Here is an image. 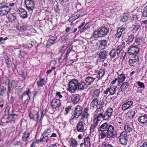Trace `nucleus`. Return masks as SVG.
Instances as JSON below:
<instances>
[{
	"instance_id": "32",
	"label": "nucleus",
	"mask_w": 147,
	"mask_h": 147,
	"mask_svg": "<svg viewBox=\"0 0 147 147\" xmlns=\"http://www.w3.org/2000/svg\"><path fill=\"white\" fill-rule=\"evenodd\" d=\"M117 78L118 79V83H122L125 81L126 78L125 74H124V73L122 72L121 74L118 75Z\"/></svg>"
},
{
	"instance_id": "18",
	"label": "nucleus",
	"mask_w": 147,
	"mask_h": 147,
	"mask_svg": "<svg viewBox=\"0 0 147 147\" xmlns=\"http://www.w3.org/2000/svg\"><path fill=\"white\" fill-rule=\"evenodd\" d=\"M107 46V41L105 40H102L97 45V49L98 50H102L104 49Z\"/></svg>"
},
{
	"instance_id": "38",
	"label": "nucleus",
	"mask_w": 147,
	"mask_h": 147,
	"mask_svg": "<svg viewBox=\"0 0 147 147\" xmlns=\"http://www.w3.org/2000/svg\"><path fill=\"white\" fill-rule=\"evenodd\" d=\"M84 141V145L85 147H90L91 146V144L90 143V139L89 136L85 137Z\"/></svg>"
},
{
	"instance_id": "14",
	"label": "nucleus",
	"mask_w": 147,
	"mask_h": 147,
	"mask_svg": "<svg viewBox=\"0 0 147 147\" xmlns=\"http://www.w3.org/2000/svg\"><path fill=\"white\" fill-rule=\"evenodd\" d=\"M86 125L84 121H79L76 126V129L77 131L80 132H85L86 129L85 125Z\"/></svg>"
},
{
	"instance_id": "26",
	"label": "nucleus",
	"mask_w": 147,
	"mask_h": 147,
	"mask_svg": "<svg viewBox=\"0 0 147 147\" xmlns=\"http://www.w3.org/2000/svg\"><path fill=\"white\" fill-rule=\"evenodd\" d=\"M108 52L105 50H103L99 53L98 54V57L103 60H105L108 55Z\"/></svg>"
},
{
	"instance_id": "48",
	"label": "nucleus",
	"mask_w": 147,
	"mask_h": 147,
	"mask_svg": "<svg viewBox=\"0 0 147 147\" xmlns=\"http://www.w3.org/2000/svg\"><path fill=\"white\" fill-rule=\"evenodd\" d=\"M0 96H4L5 92L7 91V88L5 86H3L0 88Z\"/></svg>"
},
{
	"instance_id": "61",
	"label": "nucleus",
	"mask_w": 147,
	"mask_h": 147,
	"mask_svg": "<svg viewBox=\"0 0 147 147\" xmlns=\"http://www.w3.org/2000/svg\"><path fill=\"white\" fill-rule=\"evenodd\" d=\"M6 117V115H5L1 119V121L3 123H9V121H7V120L8 119H7V117Z\"/></svg>"
},
{
	"instance_id": "57",
	"label": "nucleus",
	"mask_w": 147,
	"mask_h": 147,
	"mask_svg": "<svg viewBox=\"0 0 147 147\" xmlns=\"http://www.w3.org/2000/svg\"><path fill=\"white\" fill-rule=\"evenodd\" d=\"M142 16L143 17H147V5L144 7L142 13Z\"/></svg>"
},
{
	"instance_id": "28",
	"label": "nucleus",
	"mask_w": 147,
	"mask_h": 147,
	"mask_svg": "<svg viewBox=\"0 0 147 147\" xmlns=\"http://www.w3.org/2000/svg\"><path fill=\"white\" fill-rule=\"evenodd\" d=\"M7 18L9 22H13L17 20L16 14L15 13L9 14L7 16Z\"/></svg>"
},
{
	"instance_id": "16",
	"label": "nucleus",
	"mask_w": 147,
	"mask_h": 147,
	"mask_svg": "<svg viewBox=\"0 0 147 147\" xmlns=\"http://www.w3.org/2000/svg\"><path fill=\"white\" fill-rule=\"evenodd\" d=\"M11 8L8 6L3 5L0 6V10L2 15H6L10 11Z\"/></svg>"
},
{
	"instance_id": "6",
	"label": "nucleus",
	"mask_w": 147,
	"mask_h": 147,
	"mask_svg": "<svg viewBox=\"0 0 147 147\" xmlns=\"http://www.w3.org/2000/svg\"><path fill=\"white\" fill-rule=\"evenodd\" d=\"M140 47L134 44L130 46L127 50V52L130 55H137L140 52Z\"/></svg>"
},
{
	"instance_id": "33",
	"label": "nucleus",
	"mask_w": 147,
	"mask_h": 147,
	"mask_svg": "<svg viewBox=\"0 0 147 147\" xmlns=\"http://www.w3.org/2000/svg\"><path fill=\"white\" fill-rule=\"evenodd\" d=\"M45 79L43 78L40 77L39 80L37 81L36 84L38 87H42L45 83Z\"/></svg>"
},
{
	"instance_id": "12",
	"label": "nucleus",
	"mask_w": 147,
	"mask_h": 147,
	"mask_svg": "<svg viewBox=\"0 0 147 147\" xmlns=\"http://www.w3.org/2000/svg\"><path fill=\"white\" fill-rule=\"evenodd\" d=\"M117 88V86L112 85L110 87L104 90L103 92L104 94L106 95L109 94L111 95H113L116 92Z\"/></svg>"
},
{
	"instance_id": "53",
	"label": "nucleus",
	"mask_w": 147,
	"mask_h": 147,
	"mask_svg": "<svg viewBox=\"0 0 147 147\" xmlns=\"http://www.w3.org/2000/svg\"><path fill=\"white\" fill-rule=\"evenodd\" d=\"M70 141L72 144L73 147H77L78 145V142L76 140L73 138H71L70 139Z\"/></svg>"
},
{
	"instance_id": "8",
	"label": "nucleus",
	"mask_w": 147,
	"mask_h": 147,
	"mask_svg": "<svg viewBox=\"0 0 147 147\" xmlns=\"http://www.w3.org/2000/svg\"><path fill=\"white\" fill-rule=\"evenodd\" d=\"M126 28L124 27L123 26L117 28L115 34V38L119 40L121 38L123 37V35L126 33Z\"/></svg>"
},
{
	"instance_id": "21",
	"label": "nucleus",
	"mask_w": 147,
	"mask_h": 147,
	"mask_svg": "<svg viewBox=\"0 0 147 147\" xmlns=\"http://www.w3.org/2000/svg\"><path fill=\"white\" fill-rule=\"evenodd\" d=\"M133 104V102L131 100H129L125 102L122 106V109L123 111L131 108Z\"/></svg>"
},
{
	"instance_id": "55",
	"label": "nucleus",
	"mask_w": 147,
	"mask_h": 147,
	"mask_svg": "<svg viewBox=\"0 0 147 147\" xmlns=\"http://www.w3.org/2000/svg\"><path fill=\"white\" fill-rule=\"evenodd\" d=\"M72 108V106L71 105H69L67 107L65 108V114L67 115L69 112L71 111Z\"/></svg>"
},
{
	"instance_id": "54",
	"label": "nucleus",
	"mask_w": 147,
	"mask_h": 147,
	"mask_svg": "<svg viewBox=\"0 0 147 147\" xmlns=\"http://www.w3.org/2000/svg\"><path fill=\"white\" fill-rule=\"evenodd\" d=\"M47 112V108L45 109L44 110H43L42 111L41 114V115H40V118L39 119L40 121H41L42 120L44 117L45 116H47L46 115Z\"/></svg>"
},
{
	"instance_id": "11",
	"label": "nucleus",
	"mask_w": 147,
	"mask_h": 147,
	"mask_svg": "<svg viewBox=\"0 0 147 147\" xmlns=\"http://www.w3.org/2000/svg\"><path fill=\"white\" fill-rule=\"evenodd\" d=\"M139 61V57L137 55H134L131 58L129 59L128 61L129 65L131 67H134L137 65Z\"/></svg>"
},
{
	"instance_id": "37",
	"label": "nucleus",
	"mask_w": 147,
	"mask_h": 147,
	"mask_svg": "<svg viewBox=\"0 0 147 147\" xmlns=\"http://www.w3.org/2000/svg\"><path fill=\"white\" fill-rule=\"evenodd\" d=\"M103 106L102 102H100V103H99L98 104L96 107V109L95 113L97 114L98 112H101L102 110L103 111Z\"/></svg>"
},
{
	"instance_id": "10",
	"label": "nucleus",
	"mask_w": 147,
	"mask_h": 147,
	"mask_svg": "<svg viewBox=\"0 0 147 147\" xmlns=\"http://www.w3.org/2000/svg\"><path fill=\"white\" fill-rule=\"evenodd\" d=\"M18 86V82L14 80H12L9 82L8 84L7 91L6 93L8 96H9L11 93V91L14 88H16Z\"/></svg>"
},
{
	"instance_id": "51",
	"label": "nucleus",
	"mask_w": 147,
	"mask_h": 147,
	"mask_svg": "<svg viewBox=\"0 0 147 147\" xmlns=\"http://www.w3.org/2000/svg\"><path fill=\"white\" fill-rule=\"evenodd\" d=\"M90 22H88L86 23L84 26L80 30V32H84L86 30L89 28L90 26Z\"/></svg>"
},
{
	"instance_id": "25",
	"label": "nucleus",
	"mask_w": 147,
	"mask_h": 147,
	"mask_svg": "<svg viewBox=\"0 0 147 147\" xmlns=\"http://www.w3.org/2000/svg\"><path fill=\"white\" fill-rule=\"evenodd\" d=\"M89 110V109L88 107L84 108L83 113H82L81 115L82 118L80 119L81 120L83 119H84L88 120V117L89 116L88 113Z\"/></svg>"
},
{
	"instance_id": "64",
	"label": "nucleus",
	"mask_w": 147,
	"mask_h": 147,
	"mask_svg": "<svg viewBox=\"0 0 147 147\" xmlns=\"http://www.w3.org/2000/svg\"><path fill=\"white\" fill-rule=\"evenodd\" d=\"M8 39L7 37H5L3 38V37H0V43L1 44H3L5 43V41Z\"/></svg>"
},
{
	"instance_id": "15",
	"label": "nucleus",
	"mask_w": 147,
	"mask_h": 147,
	"mask_svg": "<svg viewBox=\"0 0 147 147\" xmlns=\"http://www.w3.org/2000/svg\"><path fill=\"white\" fill-rule=\"evenodd\" d=\"M139 123L142 126L147 125V114H141L138 119Z\"/></svg>"
},
{
	"instance_id": "1",
	"label": "nucleus",
	"mask_w": 147,
	"mask_h": 147,
	"mask_svg": "<svg viewBox=\"0 0 147 147\" xmlns=\"http://www.w3.org/2000/svg\"><path fill=\"white\" fill-rule=\"evenodd\" d=\"M109 28L108 27L101 26L93 33L92 37L95 38L105 37L109 33Z\"/></svg>"
},
{
	"instance_id": "63",
	"label": "nucleus",
	"mask_w": 147,
	"mask_h": 147,
	"mask_svg": "<svg viewBox=\"0 0 147 147\" xmlns=\"http://www.w3.org/2000/svg\"><path fill=\"white\" fill-rule=\"evenodd\" d=\"M137 84L141 88L144 89L145 87L144 84L140 81H138L137 82Z\"/></svg>"
},
{
	"instance_id": "39",
	"label": "nucleus",
	"mask_w": 147,
	"mask_h": 147,
	"mask_svg": "<svg viewBox=\"0 0 147 147\" xmlns=\"http://www.w3.org/2000/svg\"><path fill=\"white\" fill-rule=\"evenodd\" d=\"M127 53L124 51H120L118 53L117 57L118 58H120L121 59H124Z\"/></svg>"
},
{
	"instance_id": "41",
	"label": "nucleus",
	"mask_w": 147,
	"mask_h": 147,
	"mask_svg": "<svg viewBox=\"0 0 147 147\" xmlns=\"http://www.w3.org/2000/svg\"><path fill=\"white\" fill-rule=\"evenodd\" d=\"M105 74V72L104 70L102 69H100L98 71V72L96 75V78H98V80H100L102 78L103 76Z\"/></svg>"
},
{
	"instance_id": "40",
	"label": "nucleus",
	"mask_w": 147,
	"mask_h": 147,
	"mask_svg": "<svg viewBox=\"0 0 147 147\" xmlns=\"http://www.w3.org/2000/svg\"><path fill=\"white\" fill-rule=\"evenodd\" d=\"M10 80L7 76L3 77L1 79V82L3 84L6 85L8 84Z\"/></svg>"
},
{
	"instance_id": "58",
	"label": "nucleus",
	"mask_w": 147,
	"mask_h": 147,
	"mask_svg": "<svg viewBox=\"0 0 147 147\" xmlns=\"http://www.w3.org/2000/svg\"><path fill=\"white\" fill-rule=\"evenodd\" d=\"M140 26V25L139 24H137L136 25L134 28L132 30V31H133V34H135L136 32L138 30Z\"/></svg>"
},
{
	"instance_id": "13",
	"label": "nucleus",
	"mask_w": 147,
	"mask_h": 147,
	"mask_svg": "<svg viewBox=\"0 0 147 147\" xmlns=\"http://www.w3.org/2000/svg\"><path fill=\"white\" fill-rule=\"evenodd\" d=\"M39 112L35 110L30 111L29 113V116L30 119H33L35 121H38L39 119Z\"/></svg>"
},
{
	"instance_id": "59",
	"label": "nucleus",
	"mask_w": 147,
	"mask_h": 147,
	"mask_svg": "<svg viewBox=\"0 0 147 147\" xmlns=\"http://www.w3.org/2000/svg\"><path fill=\"white\" fill-rule=\"evenodd\" d=\"M137 16L136 15L131 14H129V19L131 21H134L136 20Z\"/></svg>"
},
{
	"instance_id": "45",
	"label": "nucleus",
	"mask_w": 147,
	"mask_h": 147,
	"mask_svg": "<svg viewBox=\"0 0 147 147\" xmlns=\"http://www.w3.org/2000/svg\"><path fill=\"white\" fill-rule=\"evenodd\" d=\"M18 73L24 80L26 79V78L28 76V73L27 72L25 73L23 70H19L18 71Z\"/></svg>"
},
{
	"instance_id": "31",
	"label": "nucleus",
	"mask_w": 147,
	"mask_h": 147,
	"mask_svg": "<svg viewBox=\"0 0 147 147\" xmlns=\"http://www.w3.org/2000/svg\"><path fill=\"white\" fill-rule=\"evenodd\" d=\"M81 96L79 94L75 95L71 98V101L73 104H76L80 100Z\"/></svg>"
},
{
	"instance_id": "44",
	"label": "nucleus",
	"mask_w": 147,
	"mask_h": 147,
	"mask_svg": "<svg viewBox=\"0 0 147 147\" xmlns=\"http://www.w3.org/2000/svg\"><path fill=\"white\" fill-rule=\"evenodd\" d=\"M31 93V91L30 90V89H28V90H26L25 92H24L21 95L22 96V99L23 97L27 95L29 98V100H30L31 99V96L30 95V94Z\"/></svg>"
},
{
	"instance_id": "42",
	"label": "nucleus",
	"mask_w": 147,
	"mask_h": 147,
	"mask_svg": "<svg viewBox=\"0 0 147 147\" xmlns=\"http://www.w3.org/2000/svg\"><path fill=\"white\" fill-rule=\"evenodd\" d=\"M134 34H131L128 36L127 39L126 40V45L130 44L133 41L134 39Z\"/></svg>"
},
{
	"instance_id": "43",
	"label": "nucleus",
	"mask_w": 147,
	"mask_h": 147,
	"mask_svg": "<svg viewBox=\"0 0 147 147\" xmlns=\"http://www.w3.org/2000/svg\"><path fill=\"white\" fill-rule=\"evenodd\" d=\"M118 52L115 49H112L109 53L110 57L111 58H114L116 56H117Z\"/></svg>"
},
{
	"instance_id": "2",
	"label": "nucleus",
	"mask_w": 147,
	"mask_h": 147,
	"mask_svg": "<svg viewBox=\"0 0 147 147\" xmlns=\"http://www.w3.org/2000/svg\"><path fill=\"white\" fill-rule=\"evenodd\" d=\"M82 110V107L79 105L76 107L69 119V123L71 124H74L75 120L78 119L81 115L83 112Z\"/></svg>"
},
{
	"instance_id": "47",
	"label": "nucleus",
	"mask_w": 147,
	"mask_h": 147,
	"mask_svg": "<svg viewBox=\"0 0 147 147\" xmlns=\"http://www.w3.org/2000/svg\"><path fill=\"white\" fill-rule=\"evenodd\" d=\"M24 89V87L19 86L17 88L15 89V94L18 95L20 94L22 92Z\"/></svg>"
},
{
	"instance_id": "50",
	"label": "nucleus",
	"mask_w": 147,
	"mask_h": 147,
	"mask_svg": "<svg viewBox=\"0 0 147 147\" xmlns=\"http://www.w3.org/2000/svg\"><path fill=\"white\" fill-rule=\"evenodd\" d=\"M100 94V91L99 89H96L94 90L92 94L93 96L95 98H97L99 97Z\"/></svg>"
},
{
	"instance_id": "29",
	"label": "nucleus",
	"mask_w": 147,
	"mask_h": 147,
	"mask_svg": "<svg viewBox=\"0 0 147 147\" xmlns=\"http://www.w3.org/2000/svg\"><path fill=\"white\" fill-rule=\"evenodd\" d=\"M96 78L91 76H88L85 79V83L87 86L91 85L95 80Z\"/></svg>"
},
{
	"instance_id": "23",
	"label": "nucleus",
	"mask_w": 147,
	"mask_h": 147,
	"mask_svg": "<svg viewBox=\"0 0 147 147\" xmlns=\"http://www.w3.org/2000/svg\"><path fill=\"white\" fill-rule=\"evenodd\" d=\"M18 11L19 12L18 13L21 18L24 19L27 17V12L24 8L20 7L19 10H18Z\"/></svg>"
},
{
	"instance_id": "34",
	"label": "nucleus",
	"mask_w": 147,
	"mask_h": 147,
	"mask_svg": "<svg viewBox=\"0 0 147 147\" xmlns=\"http://www.w3.org/2000/svg\"><path fill=\"white\" fill-rule=\"evenodd\" d=\"M96 119H98L100 121L101 119H102L103 120L107 121L104 113H103V111L98 113L96 118H94V119L93 121H94L96 120Z\"/></svg>"
},
{
	"instance_id": "49",
	"label": "nucleus",
	"mask_w": 147,
	"mask_h": 147,
	"mask_svg": "<svg viewBox=\"0 0 147 147\" xmlns=\"http://www.w3.org/2000/svg\"><path fill=\"white\" fill-rule=\"evenodd\" d=\"M142 40L140 38H137L135 39V42L133 44H134V45L136 46L140 45L141 44Z\"/></svg>"
},
{
	"instance_id": "7",
	"label": "nucleus",
	"mask_w": 147,
	"mask_h": 147,
	"mask_svg": "<svg viewBox=\"0 0 147 147\" xmlns=\"http://www.w3.org/2000/svg\"><path fill=\"white\" fill-rule=\"evenodd\" d=\"M119 143L121 145L124 146L127 144L128 141V136L126 132L123 131L119 136Z\"/></svg>"
},
{
	"instance_id": "4",
	"label": "nucleus",
	"mask_w": 147,
	"mask_h": 147,
	"mask_svg": "<svg viewBox=\"0 0 147 147\" xmlns=\"http://www.w3.org/2000/svg\"><path fill=\"white\" fill-rule=\"evenodd\" d=\"M78 82L76 79L71 80L69 82L68 91L71 93H74L78 89Z\"/></svg>"
},
{
	"instance_id": "3",
	"label": "nucleus",
	"mask_w": 147,
	"mask_h": 147,
	"mask_svg": "<svg viewBox=\"0 0 147 147\" xmlns=\"http://www.w3.org/2000/svg\"><path fill=\"white\" fill-rule=\"evenodd\" d=\"M24 6L28 12L32 13L35 7V1L33 0H25Z\"/></svg>"
},
{
	"instance_id": "24",
	"label": "nucleus",
	"mask_w": 147,
	"mask_h": 147,
	"mask_svg": "<svg viewBox=\"0 0 147 147\" xmlns=\"http://www.w3.org/2000/svg\"><path fill=\"white\" fill-rule=\"evenodd\" d=\"M134 128L133 126L129 123H127L124 126V129L125 131L126 132L127 134L128 132L129 133L131 132Z\"/></svg>"
},
{
	"instance_id": "19",
	"label": "nucleus",
	"mask_w": 147,
	"mask_h": 147,
	"mask_svg": "<svg viewBox=\"0 0 147 147\" xmlns=\"http://www.w3.org/2000/svg\"><path fill=\"white\" fill-rule=\"evenodd\" d=\"M113 111V109L112 108L109 107L108 108L106 111L104 113L107 121L111 119Z\"/></svg>"
},
{
	"instance_id": "17",
	"label": "nucleus",
	"mask_w": 147,
	"mask_h": 147,
	"mask_svg": "<svg viewBox=\"0 0 147 147\" xmlns=\"http://www.w3.org/2000/svg\"><path fill=\"white\" fill-rule=\"evenodd\" d=\"M110 123H108L107 122H105L102 123L99 126L98 128V130L99 132H104L107 130L108 127Z\"/></svg>"
},
{
	"instance_id": "20",
	"label": "nucleus",
	"mask_w": 147,
	"mask_h": 147,
	"mask_svg": "<svg viewBox=\"0 0 147 147\" xmlns=\"http://www.w3.org/2000/svg\"><path fill=\"white\" fill-rule=\"evenodd\" d=\"M57 36H51L49 39L47 44L46 45V47L48 48H49L51 45H52L56 42V40L57 39Z\"/></svg>"
},
{
	"instance_id": "60",
	"label": "nucleus",
	"mask_w": 147,
	"mask_h": 147,
	"mask_svg": "<svg viewBox=\"0 0 147 147\" xmlns=\"http://www.w3.org/2000/svg\"><path fill=\"white\" fill-rule=\"evenodd\" d=\"M135 112L133 110L130 111L128 112L129 116L131 118H134L135 116Z\"/></svg>"
},
{
	"instance_id": "9",
	"label": "nucleus",
	"mask_w": 147,
	"mask_h": 147,
	"mask_svg": "<svg viewBox=\"0 0 147 147\" xmlns=\"http://www.w3.org/2000/svg\"><path fill=\"white\" fill-rule=\"evenodd\" d=\"M61 101L57 98H54L51 102L50 105L52 108L55 109L56 110H60V107L62 106Z\"/></svg>"
},
{
	"instance_id": "30",
	"label": "nucleus",
	"mask_w": 147,
	"mask_h": 147,
	"mask_svg": "<svg viewBox=\"0 0 147 147\" xmlns=\"http://www.w3.org/2000/svg\"><path fill=\"white\" fill-rule=\"evenodd\" d=\"M67 94V93L65 91L62 92L61 93L59 91L57 92L55 94V97L59 99L62 98L64 96L66 97Z\"/></svg>"
},
{
	"instance_id": "27",
	"label": "nucleus",
	"mask_w": 147,
	"mask_h": 147,
	"mask_svg": "<svg viewBox=\"0 0 147 147\" xmlns=\"http://www.w3.org/2000/svg\"><path fill=\"white\" fill-rule=\"evenodd\" d=\"M78 90H83L86 89L87 87V85L86 83L81 81L80 82H78Z\"/></svg>"
},
{
	"instance_id": "56",
	"label": "nucleus",
	"mask_w": 147,
	"mask_h": 147,
	"mask_svg": "<svg viewBox=\"0 0 147 147\" xmlns=\"http://www.w3.org/2000/svg\"><path fill=\"white\" fill-rule=\"evenodd\" d=\"M8 116L7 117V119H9L10 118H11L13 120H15L16 117L17 116V115L16 114H9V113L8 114Z\"/></svg>"
},
{
	"instance_id": "22",
	"label": "nucleus",
	"mask_w": 147,
	"mask_h": 147,
	"mask_svg": "<svg viewBox=\"0 0 147 147\" xmlns=\"http://www.w3.org/2000/svg\"><path fill=\"white\" fill-rule=\"evenodd\" d=\"M30 133L28 130L26 131L24 133L22 136V140L23 142H28L30 138Z\"/></svg>"
},
{
	"instance_id": "46",
	"label": "nucleus",
	"mask_w": 147,
	"mask_h": 147,
	"mask_svg": "<svg viewBox=\"0 0 147 147\" xmlns=\"http://www.w3.org/2000/svg\"><path fill=\"white\" fill-rule=\"evenodd\" d=\"M98 104V98H94L91 102L90 105L93 108H95Z\"/></svg>"
},
{
	"instance_id": "52",
	"label": "nucleus",
	"mask_w": 147,
	"mask_h": 147,
	"mask_svg": "<svg viewBox=\"0 0 147 147\" xmlns=\"http://www.w3.org/2000/svg\"><path fill=\"white\" fill-rule=\"evenodd\" d=\"M129 14L128 13H125L123 18L121 20V21L122 22H124L128 20H129Z\"/></svg>"
},
{
	"instance_id": "62",
	"label": "nucleus",
	"mask_w": 147,
	"mask_h": 147,
	"mask_svg": "<svg viewBox=\"0 0 147 147\" xmlns=\"http://www.w3.org/2000/svg\"><path fill=\"white\" fill-rule=\"evenodd\" d=\"M8 6L12 8L14 7L16 5V3L13 1H10L8 2Z\"/></svg>"
},
{
	"instance_id": "36",
	"label": "nucleus",
	"mask_w": 147,
	"mask_h": 147,
	"mask_svg": "<svg viewBox=\"0 0 147 147\" xmlns=\"http://www.w3.org/2000/svg\"><path fill=\"white\" fill-rule=\"evenodd\" d=\"M51 133V128L49 127L45 129V131L42 134V136H43L44 138H46L48 137L50 135Z\"/></svg>"
},
{
	"instance_id": "5",
	"label": "nucleus",
	"mask_w": 147,
	"mask_h": 147,
	"mask_svg": "<svg viewBox=\"0 0 147 147\" xmlns=\"http://www.w3.org/2000/svg\"><path fill=\"white\" fill-rule=\"evenodd\" d=\"M113 125L114 124L110 123L106 131L109 138H114L117 136V132L116 131H115Z\"/></svg>"
},
{
	"instance_id": "35",
	"label": "nucleus",
	"mask_w": 147,
	"mask_h": 147,
	"mask_svg": "<svg viewBox=\"0 0 147 147\" xmlns=\"http://www.w3.org/2000/svg\"><path fill=\"white\" fill-rule=\"evenodd\" d=\"M129 84L128 82L123 83L121 86V92H123L125 90L129 87Z\"/></svg>"
}]
</instances>
